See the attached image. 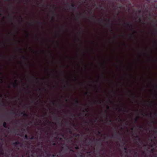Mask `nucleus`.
Here are the masks:
<instances>
[{"label": "nucleus", "mask_w": 157, "mask_h": 157, "mask_svg": "<svg viewBox=\"0 0 157 157\" xmlns=\"http://www.w3.org/2000/svg\"><path fill=\"white\" fill-rule=\"evenodd\" d=\"M133 130V128H131V130H132V131ZM132 133H133V134L135 135V136H134V137L135 138L138 139L139 142L140 143H142V141H141V139L140 138L139 136L137 135V132H133L132 131Z\"/></svg>", "instance_id": "f257e3e1"}, {"label": "nucleus", "mask_w": 157, "mask_h": 157, "mask_svg": "<svg viewBox=\"0 0 157 157\" xmlns=\"http://www.w3.org/2000/svg\"><path fill=\"white\" fill-rule=\"evenodd\" d=\"M17 145H20V147H21L22 144L18 141H16L13 143V145L16 148L17 150H19V148L17 147Z\"/></svg>", "instance_id": "f03ea898"}, {"label": "nucleus", "mask_w": 157, "mask_h": 157, "mask_svg": "<svg viewBox=\"0 0 157 157\" xmlns=\"http://www.w3.org/2000/svg\"><path fill=\"white\" fill-rule=\"evenodd\" d=\"M11 84L13 86V88L17 87L18 85V84L17 82V79L15 80L14 82V83H11Z\"/></svg>", "instance_id": "7ed1b4c3"}, {"label": "nucleus", "mask_w": 157, "mask_h": 157, "mask_svg": "<svg viewBox=\"0 0 157 157\" xmlns=\"http://www.w3.org/2000/svg\"><path fill=\"white\" fill-rule=\"evenodd\" d=\"M91 19L93 20L96 21H102V19H98L96 18L95 17V16L94 15H93L92 16V17H91Z\"/></svg>", "instance_id": "20e7f679"}, {"label": "nucleus", "mask_w": 157, "mask_h": 157, "mask_svg": "<svg viewBox=\"0 0 157 157\" xmlns=\"http://www.w3.org/2000/svg\"><path fill=\"white\" fill-rule=\"evenodd\" d=\"M115 136L116 137H118V139L119 140L121 139V135L119 131L117 132V133L115 134Z\"/></svg>", "instance_id": "39448f33"}, {"label": "nucleus", "mask_w": 157, "mask_h": 157, "mask_svg": "<svg viewBox=\"0 0 157 157\" xmlns=\"http://www.w3.org/2000/svg\"><path fill=\"white\" fill-rule=\"evenodd\" d=\"M126 24L127 25V26L129 28H131V29L133 27V25L130 22H127L126 23Z\"/></svg>", "instance_id": "423d86ee"}, {"label": "nucleus", "mask_w": 157, "mask_h": 157, "mask_svg": "<svg viewBox=\"0 0 157 157\" xmlns=\"http://www.w3.org/2000/svg\"><path fill=\"white\" fill-rule=\"evenodd\" d=\"M120 106L123 108V110H121V111H123L124 112H129V111H126V109H127V108L125 107H124V106H123L121 104L120 105Z\"/></svg>", "instance_id": "0eeeda50"}, {"label": "nucleus", "mask_w": 157, "mask_h": 157, "mask_svg": "<svg viewBox=\"0 0 157 157\" xmlns=\"http://www.w3.org/2000/svg\"><path fill=\"white\" fill-rule=\"evenodd\" d=\"M53 119L54 120H55L57 121H58V120H61V118L59 117L58 116H57L56 115H54V117H53Z\"/></svg>", "instance_id": "6e6552de"}, {"label": "nucleus", "mask_w": 157, "mask_h": 157, "mask_svg": "<svg viewBox=\"0 0 157 157\" xmlns=\"http://www.w3.org/2000/svg\"><path fill=\"white\" fill-rule=\"evenodd\" d=\"M52 156L53 157H60L61 156H62L60 154H57L56 153L52 154Z\"/></svg>", "instance_id": "1a4fd4ad"}, {"label": "nucleus", "mask_w": 157, "mask_h": 157, "mask_svg": "<svg viewBox=\"0 0 157 157\" xmlns=\"http://www.w3.org/2000/svg\"><path fill=\"white\" fill-rule=\"evenodd\" d=\"M96 140L97 141H99V142L98 143V146L101 147L103 145V144L101 143V142L100 139Z\"/></svg>", "instance_id": "9d476101"}, {"label": "nucleus", "mask_w": 157, "mask_h": 157, "mask_svg": "<svg viewBox=\"0 0 157 157\" xmlns=\"http://www.w3.org/2000/svg\"><path fill=\"white\" fill-rule=\"evenodd\" d=\"M93 141V140L92 139H90L88 142V144L87 145L91 147L92 145V143Z\"/></svg>", "instance_id": "9b49d317"}, {"label": "nucleus", "mask_w": 157, "mask_h": 157, "mask_svg": "<svg viewBox=\"0 0 157 157\" xmlns=\"http://www.w3.org/2000/svg\"><path fill=\"white\" fill-rule=\"evenodd\" d=\"M71 6L72 7V9H76V8H78V6L77 7H76V5L75 4H74L73 3H71Z\"/></svg>", "instance_id": "f8f14e48"}, {"label": "nucleus", "mask_w": 157, "mask_h": 157, "mask_svg": "<svg viewBox=\"0 0 157 157\" xmlns=\"http://www.w3.org/2000/svg\"><path fill=\"white\" fill-rule=\"evenodd\" d=\"M21 115H23V116L25 117H28V114H27V113H25V112H22L21 113Z\"/></svg>", "instance_id": "ddd939ff"}, {"label": "nucleus", "mask_w": 157, "mask_h": 157, "mask_svg": "<svg viewBox=\"0 0 157 157\" xmlns=\"http://www.w3.org/2000/svg\"><path fill=\"white\" fill-rule=\"evenodd\" d=\"M75 104L76 105L78 106V105L79 104V102L78 100V99H76L75 100Z\"/></svg>", "instance_id": "4468645a"}, {"label": "nucleus", "mask_w": 157, "mask_h": 157, "mask_svg": "<svg viewBox=\"0 0 157 157\" xmlns=\"http://www.w3.org/2000/svg\"><path fill=\"white\" fill-rule=\"evenodd\" d=\"M3 126L5 128H7V126L6 122H4L3 124Z\"/></svg>", "instance_id": "2eb2a0df"}, {"label": "nucleus", "mask_w": 157, "mask_h": 157, "mask_svg": "<svg viewBox=\"0 0 157 157\" xmlns=\"http://www.w3.org/2000/svg\"><path fill=\"white\" fill-rule=\"evenodd\" d=\"M75 149L76 150H78L79 149V146L77 145V144H75Z\"/></svg>", "instance_id": "dca6fc26"}, {"label": "nucleus", "mask_w": 157, "mask_h": 157, "mask_svg": "<svg viewBox=\"0 0 157 157\" xmlns=\"http://www.w3.org/2000/svg\"><path fill=\"white\" fill-rule=\"evenodd\" d=\"M98 102L100 104H101V101H96L95 100H94V104H96V103Z\"/></svg>", "instance_id": "f3484780"}, {"label": "nucleus", "mask_w": 157, "mask_h": 157, "mask_svg": "<svg viewBox=\"0 0 157 157\" xmlns=\"http://www.w3.org/2000/svg\"><path fill=\"white\" fill-rule=\"evenodd\" d=\"M36 22L38 23L40 25H42V23L41 22L39 21H36Z\"/></svg>", "instance_id": "a211bd4d"}, {"label": "nucleus", "mask_w": 157, "mask_h": 157, "mask_svg": "<svg viewBox=\"0 0 157 157\" xmlns=\"http://www.w3.org/2000/svg\"><path fill=\"white\" fill-rule=\"evenodd\" d=\"M34 137L33 136L30 135L29 137V140H33L34 139Z\"/></svg>", "instance_id": "6ab92c4d"}, {"label": "nucleus", "mask_w": 157, "mask_h": 157, "mask_svg": "<svg viewBox=\"0 0 157 157\" xmlns=\"http://www.w3.org/2000/svg\"><path fill=\"white\" fill-rule=\"evenodd\" d=\"M21 57L22 58L24 59V60H28V58L25 57L24 56H21Z\"/></svg>", "instance_id": "aec40b11"}, {"label": "nucleus", "mask_w": 157, "mask_h": 157, "mask_svg": "<svg viewBox=\"0 0 157 157\" xmlns=\"http://www.w3.org/2000/svg\"><path fill=\"white\" fill-rule=\"evenodd\" d=\"M139 116H137L136 118L135 119V121L136 122H137L138 119H139Z\"/></svg>", "instance_id": "412c9836"}, {"label": "nucleus", "mask_w": 157, "mask_h": 157, "mask_svg": "<svg viewBox=\"0 0 157 157\" xmlns=\"http://www.w3.org/2000/svg\"><path fill=\"white\" fill-rule=\"evenodd\" d=\"M31 99H32V103H34L35 104L36 103V102H35V101L36 100V99H32V98H31Z\"/></svg>", "instance_id": "4be33fe9"}, {"label": "nucleus", "mask_w": 157, "mask_h": 157, "mask_svg": "<svg viewBox=\"0 0 157 157\" xmlns=\"http://www.w3.org/2000/svg\"><path fill=\"white\" fill-rule=\"evenodd\" d=\"M111 92L113 93V94H115V95H117V92H115V91H114L113 90H112L111 91Z\"/></svg>", "instance_id": "5701e85b"}, {"label": "nucleus", "mask_w": 157, "mask_h": 157, "mask_svg": "<svg viewBox=\"0 0 157 157\" xmlns=\"http://www.w3.org/2000/svg\"><path fill=\"white\" fill-rule=\"evenodd\" d=\"M104 115H105L107 118L108 117V114L106 113V111H105V112L104 113Z\"/></svg>", "instance_id": "b1692460"}, {"label": "nucleus", "mask_w": 157, "mask_h": 157, "mask_svg": "<svg viewBox=\"0 0 157 157\" xmlns=\"http://www.w3.org/2000/svg\"><path fill=\"white\" fill-rule=\"evenodd\" d=\"M45 152L47 154L48 156H51V154H50L48 153L45 150Z\"/></svg>", "instance_id": "393cba45"}, {"label": "nucleus", "mask_w": 157, "mask_h": 157, "mask_svg": "<svg viewBox=\"0 0 157 157\" xmlns=\"http://www.w3.org/2000/svg\"><path fill=\"white\" fill-rule=\"evenodd\" d=\"M142 115L143 116H145L147 117H148V114H144V113H142Z\"/></svg>", "instance_id": "a878e982"}, {"label": "nucleus", "mask_w": 157, "mask_h": 157, "mask_svg": "<svg viewBox=\"0 0 157 157\" xmlns=\"http://www.w3.org/2000/svg\"><path fill=\"white\" fill-rule=\"evenodd\" d=\"M71 114H72L73 115V117H76V116L77 117H79L80 116L79 114H77V115H75V114H72V113H71Z\"/></svg>", "instance_id": "bb28decb"}, {"label": "nucleus", "mask_w": 157, "mask_h": 157, "mask_svg": "<svg viewBox=\"0 0 157 157\" xmlns=\"http://www.w3.org/2000/svg\"><path fill=\"white\" fill-rule=\"evenodd\" d=\"M7 152H9V153L8 154H6V156L7 157H8L9 155H10V154H9V153H10V152H9V150H8L7 151Z\"/></svg>", "instance_id": "cd10ccee"}, {"label": "nucleus", "mask_w": 157, "mask_h": 157, "mask_svg": "<svg viewBox=\"0 0 157 157\" xmlns=\"http://www.w3.org/2000/svg\"><path fill=\"white\" fill-rule=\"evenodd\" d=\"M25 138L26 139L29 140V137L26 135L25 136Z\"/></svg>", "instance_id": "c85d7f7f"}, {"label": "nucleus", "mask_w": 157, "mask_h": 157, "mask_svg": "<svg viewBox=\"0 0 157 157\" xmlns=\"http://www.w3.org/2000/svg\"><path fill=\"white\" fill-rule=\"evenodd\" d=\"M10 113L12 115H14L15 114V111L13 110H12Z\"/></svg>", "instance_id": "c756f323"}, {"label": "nucleus", "mask_w": 157, "mask_h": 157, "mask_svg": "<svg viewBox=\"0 0 157 157\" xmlns=\"http://www.w3.org/2000/svg\"><path fill=\"white\" fill-rule=\"evenodd\" d=\"M118 7L120 9H121V8H122V5H121V4H120V5H119V6Z\"/></svg>", "instance_id": "7c9ffc66"}, {"label": "nucleus", "mask_w": 157, "mask_h": 157, "mask_svg": "<svg viewBox=\"0 0 157 157\" xmlns=\"http://www.w3.org/2000/svg\"><path fill=\"white\" fill-rule=\"evenodd\" d=\"M139 128L141 129H144V127L143 126H139Z\"/></svg>", "instance_id": "2f4dec72"}, {"label": "nucleus", "mask_w": 157, "mask_h": 157, "mask_svg": "<svg viewBox=\"0 0 157 157\" xmlns=\"http://www.w3.org/2000/svg\"><path fill=\"white\" fill-rule=\"evenodd\" d=\"M70 151L72 152H74L75 151L73 150L72 148H71L70 149Z\"/></svg>", "instance_id": "473e14b6"}, {"label": "nucleus", "mask_w": 157, "mask_h": 157, "mask_svg": "<svg viewBox=\"0 0 157 157\" xmlns=\"http://www.w3.org/2000/svg\"><path fill=\"white\" fill-rule=\"evenodd\" d=\"M124 150L125 151V152H126V151L127 150V148L126 147H124Z\"/></svg>", "instance_id": "72a5a7b5"}, {"label": "nucleus", "mask_w": 157, "mask_h": 157, "mask_svg": "<svg viewBox=\"0 0 157 157\" xmlns=\"http://www.w3.org/2000/svg\"><path fill=\"white\" fill-rule=\"evenodd\" d=\"M68 142H70V143H72V140L70 139L68 140Z\"/></svg>", "instance_id": "f704fd0d"}, {"label": "nucleus", "mask_w": 157, "mask_h": 157, "mask_svg": "<svg viewBox=\"0 0 157 157\" xmlns=\"http://www.w3.org/2000/svg\"><path fill=\"white\" fill-rule=\"evenodd\" d=\"M80 136V134H77L75 136L76 137H79Z\"/></svg>", "instance_id": "c9c22d12"}, {"label": "nucleus", "mask_w": 157, "mask_h": 157, "mask_svg": "<svg viewBox=\"0 0 157 157\" xmlns=\"http://www.w3.org/2000/svg\"><path fill=\"white\" fill-rule=\"evenodd\" d=\"M154 148H152L151 149V151L152 153H153V152H154Z\"/></svg>", "instance_id": "e433bc0d"}, {"label": "nucleus", "mask_w": 157, "mask_h": 157, "mask_svg": "<svg viewBox=\"0 0 157 157\" xmlns=\"http://www.w3.org/2000/svg\"><path fill=\"white\" fill-rule=\"evenodd\" d=\"M151 123L152 124H154L155 123V122L154 121H151Z\"/></svg>", "instance_id": "4c0bfd02"}, {"label": "nucleus", "mask_w": 157, "mask_h": 157, "mask_svg": "<svg viewBox=\"0 0 157 157\" xmlns=\"http://www.w3.org/2000/svg\"><path fill=\"white\" fill-rule=\"evenodd\" d=\"M74 78L75 79V80L76 81H78V79L76 78V77H75V76H74Z\"/></svg>", "instance_id": "58836bf2"}, {"label": "nucleus", "mask_w": 157, "mask_h": 157, "mask_svg": "<svg viewBox=\"0 0 157 157\" xmlns=\"http://www.w3.org/2000/svg\"><path fill=\"white\" fill-rule=\"evenodd\" d=\"M66 147V150H67L69 148V147L68 146H67Z\"/></svg>", "instance_id": "ea45409f"}, {"label": "nucleus", "mask_w": 157, "mask_h": 157, "mask_svg": "<svg viewBox=\"0 0 157 157\" xmlns=\"http://www.w3.org/2000/svg\"><path fill=\"white\" fill-rule=\"evenodd\" d=\"M32 76L35 78V79H36V80H37L38 79V78H37V77H36L34 75H32Z\"/></svg>", "instance_id": "a19ab883"}, {"label": "nucleus", "mask_w": 157, "mask_h": 157, "mask_svg": "<svg viewBox=\"0 0 157 157\" xmlns=\"http://www.w3.org/2000/svg\"><path fill=\"white\" fill-rule=\"evenodd\" d=\"M19 51L20 52H21V51L22 50V48H19Z\"/></svg>", "instance_id": "79ce46f5"}, {"label": "nucleus", "mask_w": 157, "mask_h": 157, "mask_svg": "<svg viewBox=\"0 0 157 157\" xmlns=\"http://www.w3.org/2000/svg\"><path fill=\"white\" fill-rule=\"evenodd\" d=\"M98 134L100 135L101 134V132L100 131H98Z\"/></svg>", "instance_id": "37998d69"}, {"label": "nucleus", "mask_w": 157, "mask_h": 157, "mask_svg": "<svg viewBox=\"0 0 157 157\" xmlns=\"http://www.w3.org/2000/svg\"><path fill=\"white\" fill-rule=\"evenodd\" d=\"M112 34L114 35V38H116V36H115L114 33H112Z\"/></svg>", "instance_id": "c03bdc74"}, {"label": "nucleus", "mask_w": 157, "mask_h": 157, "mask_svg": "<svg viewBox=\"0 0 157 157\" xmlns=\"http://www.w3.org/2000/svg\"><path fill=\"white\" fill-rule=\"evenodd\" d=\"M29 49L32 51V52H33L34 53V52H33V51L32 50V48L31 47H29Z\"/></svg>", "instance_id": "a18cd8bd"}, {"label": "nucleus", "mask_w": 157, "mask_h": 157, "mask_svg": "<svg viewBox=\"0 0 157 157\" xmlns=\"http://www.w3.org/2000/svg\"><path fill=\"white\" fill-rule=\"evenodd\" d=\"M85 110L86 112H88V109H85Z\"/></svg>", "instance_id": "49530a36"}, {"label": "nucleus", "mask_w": 157, "mask_h": 157, "mask_svg": "<svg viewBox=\"0 0 157 157\" xmlns=\"http://www.w3.org/2000/svg\"><path fill=\"white\" fill-rule=\"evenodd\" d=\"M37 90L38 92H40L41 91V89L40 88H39L37 89Z\"/></svg>", "instance_id": "de8ad7c7"}, {"label": "nucleus", "mask_w": 157, "mask_h": 157, "mask_svg": "<svg viewBox=\"0 0 157 157\" xmlns=\"http://www.w3.org/2000/svg\"><path fill=\"white\" fill-rule=\"evenodd\" d=\"M119 120L120 121H122V119L120 117L119 118Z\"/></svg>", "instance_id": "09e8293b"}, {"label": "nucleus", "mask_w": 157, "mask_h": 157, "mask_svg": "<svg viewBox=\"0 0 157 157\" xmlns=\"http://www.w3.org/2000/svg\"><path fill=\"white\" fill-rule=\"evenodd\" d=\"M0 98H3V96L2 94H0Z\"/></svg>", "instance_id": "8fccbe9b"}, {"label": "nucleus", "mask_w": 157, "mask_h": 157, "mask_svg": "<svg viewBox=\"0 0 157 157\" xmlns=\"http://www.w3.org/2000/svg\"><path fill=\"white\" fill-rule=\"evenodd\" d=\"M76 18L77 19H78L79 18V16L78 15H77L76 16Z\"/></svg>", "instance_id": "3c124183"}, {"label": "nucleus", "mask_w": 157, "mask_h": 157, "mask_svg": "<svg viewBox=\"0 0 157 157\" xmlns=\"http://www.w3.org/2000/svg\"><path fill=\"white\" fill-rule=\"evenodd\" d=\"M1 104L2 105V106H5V104H4V103H1Z\"/></svg>", "instance_id": "603ef678"}, {"label": "nucleus", "mask_w": 157, "mask_h": 157, "mask_svg": "<svg viewBox=\"0 0 157 157\" xmlns=\"http://www.w3.org/2000/svg\"><path fill=\"white\" fill-rule=\"evenodd\" d=\"M90 152H87V153H88V154H89V156H90Z\"/></svg>", "instance_id": "864d4df0"}, {"label": "nucleus", "mask_w": 157, "mask_h": 157, "mask_svg": "<svg viewBox=\"0 0 157 157\" xmlns=\"http://www.w3.org/2000/svg\"><path fill=\"white\" fill-rule=\"evenodd\" d=\"M52 145L53 146H55L56 145V144L55 143H53Z\"/></svg>", "instance_id": "5fc2aeb1"}, {"label": "nucleus", "mask_w": 157, "mask_h": 157, "mask_svg": "<svg viewBox=\"0 0 157 157\" xmlns=\"http://www.w3.org/2000/svg\"><path fill=\"white\" fill-rule=\"evenodd\" d=\"M106 25L108 26H109V27L110 26V25L109 24H106Z\"/></svg>", "instance_id": "6e6d98bb"}, {"label": "nucleus", "mask_w": 157, "mask_h": 157, "mask_svg": "<svg viewBox=\"0 0 157 157\" xmlns=\"http://www.w3.org/2000/svg\"><path fill=\"white\" fill-rule=\"evenodd\" d=\"M20 18H21V19L22 20H23V18H22V16H21V15H20Z\"/></svg>", "instance_id": "4d7b16f0"}, {"label": "nucleus", "mask_w": 157, "mask_h": 157, "mask_svg": "<svg viewBox=\"0 0 157 157\" xmlns=\"http://www.w3.org/2000/svg\"><path fill=\"white\" fill-rule=\"evenodd\" d=\"M1 82L2 83V80H3V78L2 77L1 78Z\"/></svg>", "instance_id": "13d9d810"}, {"label": "nucleus", "mask_w": 157, "mask_h": 157, "mask_svg": "<svg viewBox=\"0 0 157 157\" xmlns=\"http://www.w3.org/2000/svg\"><path fill=\"white\" fill-rule=\"evenodd\" d=\"M88 94V92H86L85 93V94L86 95H87Z\"/></svg>", "instance_id": "bf43d9fd"}, {"label": "nucleus", "mask_w": 157, "mask_h": 157, "mask_svg": "<svg viewBox=\"0 0 157 157\" xmlns=\"http://www.w3.org/2000/svg\"><path fill=\"white\" fill-rule=\"evenodd\" d=\"M139 21H140V22H141V21H142V19L141 18H140L139 19Z\"/></svg>", "instance_id": "052dcab7"}, {"label": "nucleus", "mask_w": 157, "mask_h": 157, "mask_svg": "<svg viewBox=\"0 0 157 157\" xmlns=\"http://www.w3.org/2000/svg\"><path fill=\"white\" fill-rule=\"evenodd\" d=\"M106 108H107V109H109V106H107Z\"/></svg>", "instance_id": "680f3d73"}, {"label": "nucleus", "mask_w": 157, "mask_h": 157, "mask_svg": "<svg viewBox=\"0 0 157 157\" xmlns=\"http://www.w3.org/2000/svg\"><path fill=\"white\" fill-rule=\"evenodd\" d=\"M63 87V88L65 89H66L67 88V86L65 85H64Z\"/></svg>", "instance_id": "e2e57ef3"}, {"label": "nucleus", "mask_w": 157, "mask_h": 157, "mask_svg": "<svg viewBox=\"0 0 157 157\" xmlns=\"http://www.w3.org/2000/svg\"><path fill=\"white\" fill-rule=\"evenodd\" d=\"M141 12V10H138V12L139 13H140Z\"/></svg>", "instance_id": "0e129e2a"}, {"label": "nucleus", "mask_w": 157, "mask_h": 157, "mask_svg": "<svg viewBox=\"0 0 157 157\" xmlns=\"http://www.w3.org/2000/svg\"><path fill=\"white\" fill-rule=\"evenodd\" d=\"M51 102H52V104L54 105V102L53 101H52Z\"/></svg>", "instance_id": "69168bd1"}, {"label": "nucleus", "mask_w": 157, "mask_h": 157, "mask_svg": "<svg viewBox=\"0 0 157 157\" xmlns=\"http://www.w3.org/2000/svg\"><path fill=\"white\" fill-rule=\"evenodd\" d=\"M132 96H134V97L135 98H136V96L135 95H134V94H132Z\"/></svg>", "instance_id": "338daca9"}, {"label": "nucleus", "mask_w": 157, "mask_h": 157, "mask_svg": "<svg viewBox=\"0 0 157 157\" xmlns=\"http://www.w3.org/2000/svg\"><path fill=\"white\" fill-rule=\"evenodd\" d=\"M52 12L54 14L55 13V12L54 10H52Z\"/></svg>", "instance_id": "774afa93"}]
</instances>
